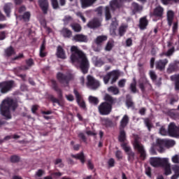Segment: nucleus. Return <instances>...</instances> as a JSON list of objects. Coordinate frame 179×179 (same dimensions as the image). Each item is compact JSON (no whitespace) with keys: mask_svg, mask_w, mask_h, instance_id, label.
Wrapping results in <instances>:
<instances>
[{"mask_svg":"<svg viewBox=\"0 0 179 179\" xmlns=\"http://www.w3.org/2000/svg\"><path fill=\"white\" fill-rule=\"evenodd\" d=\"M71 61L73 65H80V68L83 73H86L89 71V60L86 55L78 46H71Z\"/></svg>","mask_w":179,"mask_h":179,"instance_id":"1","label":"nucleus"},{"mask_svg":"<svg viewBox=\"0 0 179 179\" xmlns=\"http://www.w3.org/2000/svg\"><path fill=\"white\" fill-rule=\"evenodd\" d=\"M17 108V103L13 101L12 98H6L4 99L0 106V112L3 117H5L6 120H10L12 116L10 113L15 111Z\"/></svg>","mask_w":179,"mask_h":179,"instance_id":"2","label":"nucleus"},{"mask_svg":"<svg viewBox=\"0 0 179 179\" xmlns=\"http://www.w3.org/2000/svg\"><path fill=\"white\" fill-rule=\"evenodd\" d=\"M176 145V141L173 140H162V139H157V144L153 145L152 147L150 149V153L152 155H155L156 152L155 151V149H157V150H159V152H163V149L164 146H168L169 148H171V146H174Z\"/></svg>","mask_w":179,"mask_h":179,"instance_id":"3","label":"nucleus"},{"mask_svg":"<svg viewBox=\"0 0 179 179\" xmlns=\"http://www.w3.org/2000/svg\"><path fill=\"white\" fill-rule=\"evenodd\" d=\"M122 0H113L110 2L109 7L106 6L105 8V16L106 20H110L111 19L110 12H115V10H117V9H120L122 5Z\"/></svg>","mask_w":179,"mask_h":179,"instance_id":"4","label":"nucleus"},{"mask_svg":"<svg viewBox=\"0 0 179 179\" xmlns=\"http://www.w3.org/2000/svg\"><path fill=\"white\" fill-rule=\"evenodd\" d=\"M120 78V71L118 70H114L108 73L105 76H103V82L105 85H107L108 82H110L111 85L115 83L117 80Z\"/></svg>","mask_w":179,"mask_h":179,"instance_id":"5","label":"nucleus"},{"mask_svg":"<svg viewBox=\"0 0 179 179\" xmlns=\"http://www.w3.org/2000/svg\"><path fill=\"white\" fill-rule=\"evenodd\" d=\"M111 110H113L111 103L107 102L102 103L99 106V111L101 115H108L111 113Z\"/></svg>","mask_w":179,"mask_h":179,"instance_id":"6","label":"nucleus"},{"mask_svg":"<svg viewBox=\"0 0 179 179\" xmlns=\"http://www.w3.org/2000/svg\"><path fill=\"white\" fill-rule=\"evenodd\" d=\"M166 162L167 158L151 157L150 159V163L153 167H163V165Z\"/></svg>","mask_w":179,"mask_h":179,"instance_id":"7","label":"nucleus"},{"mask_svg":"<svg viewBox=\"0 0 179 179\" xmlns=\"http://www.w3.org/2000/svg\"><path fill=\"white\" fill-rule=\"evenodd\" d=\"M134 148L136 149L141 155V159H145L146 157V153L145 152V148H143V145L139 143V140L138 137L135 138L134 143Z\"/></svg>","mask_w":179,"mask_h":179,"instance_id":"8","label":"nucleus"},{"mask_svg":"<svg viewBox=\"0 0 179 179\" xmlns=\"http://www.w3.org/2000/svg\"><path fill=\"white\" fill-rule=\"evenodd\" d=\"M13 87V81H8L0 83V91L1 93H8Z\"/></svg>","mask_w":179,"mask_h":179,"instance_id":"9","label":"nucleus"},{"mask_svg":"<svg viewBox=\"0 0 179 179\" xmlns=\"http://www.w3.org/2000/svg\"><path fill=\"white\" fill-rule=\"evenodd\" d=\"M87 85L90 89H97V87L100 86V83H99V81L94 79V78H93L92 76H88L87 77Z\"/></svg>","mask_w":179,"mask_h":179,"instance_id":"10","label":"nucleus"},{"mask_svg":"<svg viewBox=\"0 0 179 179\" xmlns=\"http://www.w3.org/2000/svg\"><path fill=\"white\" fill-rule=\"evenodd\" d=\"M168 131L169 136H173L174 138H177L178 135V127L174 123H171L168 127Z\"/></svg>","mask_w":179,"mask_h":179,"instance_id":"11","label":"nucleus"},{"mask_svg":"<svg viewBox=\"0 0 179 179\" xmlns=\"http://www.w3.org/2000/svg\"><path fill=\"white\" fill-rule=\"evenodd\" d=\"M162 167L164 169L165 176H170L171 174V164H170L169 158H167V162L163 164Z\"/></svg>","mask_w":179,"mask_h":179,"instance_id":"12","label":"nucleus"},{"mask_svg":"<svg viewBox=\"0 0 179 179\" xmlns=\"http://www.w3.org/2000/svg\"><path fill=\"white\" fill-rule=\"evenodd\" d=\"M74 94L76 97L78 106H80V107H81L82 108H85L86 107V104L85 103V101L82 99V96H80V95L76 90H74Z\"/></svg>","mask_w":179,"mask_h":179,"instance_id":"13","label":"nucleus"},{"mask_svg":"<svg viewBox=\"0 0 179 179\" xmlns=\"http://www.w3.org/2000/svg\"><path fill=\"white\" fill-rule=\"evenodd\" d=\"M73 40L78 41L79 43H87V36L83 34H77L73 36Z\"/></svg>","mask_w":179,"mask_h":179,"instance_id":"14","label":"nucleus"},{"mask_svg":"<svg viewBox=\"0 0 179 179\" xmlns=\"http://www.w3.org/2000/svg\"><path fill=\"white\" fill-rule=\"evenodd\" d=\"M50 2L53 9H58V8H59L57 0H50ZM65 3H66V0H59V4L61 6H64Z\"/></svg>","mask_w":179,"mask_h":179,"instance_id":"15","label":"nucleus"},{"mask_svg":"<svg viewBox=\"0 0 179 179\" xmlns=\"http://www.w3.org/2000/svg\"><path fill=\"white\" fill-rule=\"evenodd\" d=\"M38 3L42 9L43 13H47L48 10V0H38Z\"/></svg>","mask_w":179,"mask_h":179,"instance_id":"16","label":"nucleus"},{"mask_svg":"<svg viewBox=\"0 0 179 179\" xmlns=\"http://www.w3.org/2000/svg\"><path fill=\"white\" fill-rule=\"evenodd\" d=\"M56 55L57 58H61V59H65L66 58L65 51L61 46L57 47Z\"/></svg>","mask_w":179,"mask_h":179,"instance_id":"17","label":"nucleus"},{"mask_svg":"<svg viewBox=\"0 0 179 179\" xmlns=\"http://www.w3.org/2000/svg\"><path fill=\"white\" fill-rule=\"evenodd\" d=\"M13 6L10 3H7L3 6V10L8 17H10V12Z\"/></svg>","mask_w":179,"mask_h":179,"instance_id":"18","label":"nucleus"},{"mask_svg":"<svg viewBox=\"0 0 179 179\" xmlns=\"http://www.w3.org/2000/svg\"><path fill=\"white\" fill-rule=\"evenodd\" d=\"M57 79L62 83H68V81L69 80V76H66L62 73H57Z\"/></svg>","mask_w":179,"mask_h":179,"instance_id":"19","label":"nucleus"},{"mask_svg":"<svg viewBox=\"0 0 179 179\" xmlns=\"http://www.w3.org/2000/svg\"><path fill=\"white\" fill-rule=\"evenodd\" d=\"M94 2H96V0H81L82 8L83 9L89 8V6H92Z\"/></svg>","mask_w":179,"mask_h":179,"instance_id":"20","label":"nucleus"},{"mask_svg":"<svg viewBox=\"0 0 179 179\" xmlns=\"http://www.w3.org/2000/svg\"><path fill=\"white\" fill-rule=\"evenodd\" d=\"M117 27H118V22L115 20L113 21L110 28V33L112 36H115V31L117 30Z\"/></svg>","mask_w":179,"mask_h":179,"instance_id":"21","label":"nucleus"},{"mask_svg":"<svg viewBox=\"0 0 179 179\" xmlns=\"http://www.w3.org/2000/svg\"><path fill=\"white\" fill-rule=\"evenodd\" d=\"M99 26H100V21L97 19L92 20L87 24V27H90V29H94L99 27Z\"/></svg>","mask_w":179,"mask_h":179,"instance_id":"22","label":"nucleus"},{"mask_svg":"<svg viewBox=\"0 0 179 179\" xmlns=\"http://www.w3.org/2000/svg\"><path fill=\"white\" fill-rule=\"evenodd\" d=\"M39 55L41 58H44V57L47 56V52H45V41H43L42 45H41Z\"/></svg>","mask_w":179,"mask_h":179,"instance_id":"23","label":"nucleus"},{"mask_svg":"<svg viewBox=\"0 0 179 179\" xmlns=\"http://www.w3.org/2000/svg\"><path fill=\"white\" fill-rule=\"evenodd\" d=\"M92 62L95 66L98 67L103 66V65H104V62H103L101 59H99L96 57H94L92 58Z\"/></svg>","mask_w":179,"mask_h":179,"instance_id":"24","label":"nucleus"},{"mask_svg":"<svg viewBox=\"0 0 179 179\" xmlns=\"http://www.w3.org/2000/svg\"><path fill=\"white\" fill-rule=\"evenodd\" d=\"M172 170L174 171V175L171 177V179H177L179 177V165H173Z\"/></svg>","mask_w":179,"mask_h":179,"instance_id":"25","label":"nucleus"},{"mask_svg":"<svg viewBox=\"0 0 179 179\" xmlns=\"http://www.w3.org/2000/svg\"><path fill=\"white\" fill-rule=\"evenodd\" d=\"M148 26V20L145 17H143L140 20L139 27L141 30H145Z\"/></svg>","mask_w":179,"mask_h":179,"instance_id":"26","label":"nucleus"},{"mask_svg":"<svg viewBox=\"0 0 179 179\" xmlns=\"http://www.w3.org/2000/svg\"><path fill=\"white\" fill-rule=\"evenodd\" d=\"M129 122V117H128V115H125L121 122H120V127L122 128H125V127H127V125L128 124V122Z\"/></svg>","mask_w":179,"mask_h":179,"instance_id":"27","label":"nucleus"},{"mask_svg":"<svg viewBox=\"0 0 179 179\" xmlns=\"http://www.w3.org/2000/svg\"><path fill=\"white\" fill-rule=\"evenodd\" d=\"M131 9L134 13H136V12H141V10L143 9V8L142 7V6H139L136 3H133L131 6Z\"/></svg>","mask_w":179,"mask_h":179,"instance_id":"28","label":"nucleus"},{"mask_svg":"<svg viewBox=\"0 0 179 179\" xmlns=\"http://www.w3.org/2000/svg\"><path fill=\"white\" fill-rule=\"evenodd\" d=\"M122 148L124 149V152H126L129 156L133 157L134 152H131V148L128 146L127 144H122Z\"/></svg>","mask_w":179,"mask_h":179,"instance_id":"29","label":"nucleus"},{"mask_svg":"<svg viewBox=\"0 0 179 179\" xmlns=\"http://www.w3.org/2000/svg\"><path fill=\"white\" fill-rule=\"evenodd\" d=\"M163 12H164V10H163V8L160 7V6H158L157 7L155 10H154V15L155 16H158L159 17H160L161 16L163 15Z\"/></svg>","mask_w":179,"mask_h":179,"instance_id":"30","label":"nucleus"},{"mask_svg":"<svg viewBox=\"0 0 179 179\" xmlns=\"http://www.w3.org/2000/svg\"><path fill=\"white\" fill-rule=\"evenodd\" d=\"M168 62H169V61H167V59H164L163 61L161 60L157 62V68H158V69H164V66H166V65H167Z\"/></svg>","mask_w":179,"mask_h":179,"instance_id":"31","label":"nucleus"},{"mask_svg":"<svg viewBox=\"0 0 179 179\" xmlns=\"http://www.w3.org/2000/svg\"><path fill=\"white\" fill-rule=\"evenodd\" d=\"M173 17H174V13L172 10H169L167 13V19H168V23L169 26H171V23H173Z\"/></svg>","mask_w":179,"mask_h":179,"instance_id":"32","label":"nucleus"},{"mask_svg":"<svg viewBox=\"0 0 179 179\" xmlns=\"http://www.w3.org/2000/svg\"><path fill=\"white\" fill-rule=\"evenodd\" d=\"M171 79L176 81V90H179V75L172 76Z\"/></svg>","mask_w":179,"mask_h":179,"instance_id":"33","label":"nucleus"},{"mask_svg":"<svg viewBox=\"0 0 179 179\" xmlns=\"http://www.w3.org/2000/svg\"><path fill=\"white\" fill-rule=\"evenodd\" d=\"M127 29H128L127 24H122L119 28V34L120 36H124L125 31H127Z\"/></svg>","mask_w":179,"mask_h":179,"instance_id":"34","label":"nucleus"},{"mask_svg":"<svg viewBox=\"0 0 179 179\" xmlns=\"http://www.w3.org/2000/svg\"><path fill=\"white\" fill-rule=\"evenodd\" d=\"M62 34L64 36V37H70L72 36V31L71 30L64 28L62 31Z\"/></svg>","mask_w":179,"mask_h":179,"instance_id":"35","label":"nucleus"},{"mask_svg":"<svg viewBox=\"0 0 179 179\" xmlns=\"http://www.w3.org/2000/svg\"><path fill=\"white\" fill-rule=\"evenodd\" d=\"M71 26V29L77 33H79V31L82 30V27L79 24L74 23V24H72Z\"/></svg>","mask_w":179,"mask_h":179,"instance_id":"36","label":"nucleus"},{"mask_svg":"<svg viewBox=\"0 0 179 179\" xmlns=\"http://www.w3.org/2000/svg\"><path fill=\"white\" fill-rule=\"evenodd\" d=\"M107 40L106 36H99L96 38L95 43L96 44H101L103 41H106Z\"/></svg>","mask_w":179,"mask_h":179,"instance_id":"37","label":"nucleus"},{"mask_svg":"<svg viewBox=\"0 0 179 179\" xmlns=\"http://www.w3.org/2000/svg\"><path fill=\"white\" fill-rule=\"evenodd\" d=\"M75 159H78V160H80L81 163H85V155H83V152H80V154H77L76 155H72Z\"/></svg>","mask_w":179,"mask_h":179,"instance_id":"38","label":"nucleus"},{"mask_svg":"<svg viewBox=\"0 0 179 179\" xmlns=\"http://www.w3.org/2000/svg\"><path fill=\"white\" fill-rule=\"evenodd\" d=\"M108 92L109 93H113V94H118L120 93V90L117 87H110L108 88Z\"/></svg>","mask_w":179,"mask_h":179,"instance_id":"39","label":"nucleus"},{"mask_svg":"<svg viewBox=\"0 0 179 179\" xmlns=\"http://www.w3.org/2000/svg\"><path fill=\"white\" fill-rule=\"evenodd\" d=\"M125 139H127V137L125 136V131H124V130H120L119 135L120 142H124Z\"/></svg>","mask_w":179,"mask_h":179,"instance_id":"40","label":"nucleus"},{"mask_svg":"<svg viewBox=\"0 0 179 179\" xmlns=\"http://www.w3.org/2000/svg\"><path fill=\"white\" fill-rule=\"evenodd\" d=\"M5 54L7 55V57H10V55H13V54H15V50H13L12 47L8 48L5 50Z\"/></svg>","mask_w":179,"mask_h":179,"instance_id":"41","label":"nucleus"},{"mask_svg":"<svg viewBox=\"0 0 179 179\" xmlns=\"http://www.w3.org/2000/svg\"><path fill=\"white\" fill-rule=\"evenodd\" d=\"M113 47H114V41H108L105 48V50L106 51H111Z\"/></svg>","mask_w":179,"mask_h":179,"instance_id":"42","label":"nucleus"},{"mask_svg":"<svg viewBox=\"0 0 179 179\" xmlns=\"http://www.w3.org/2000/svg\"><path fill=\"white\" fill-rule=\"evenodd\" d=\"M89 101L91 103V104H98L99 103V99H97L96 97H94L93 96H89Z\"/></svg>","mask_w":179,"mask_h":179,"instance_id":"43","label":"nucleus"},{"mask_svg":"<svg viewBox=\"0 0 179 179\" xmlns=\"http://www.w3.org/2000/svg\"><path fill=\"white\" fill-rule=\"evenodd\" d=\"M104 101H108L110 104H113V103H114V99L111 96L108 95V94H105Z\"/></svg>","mask_w":179,"mask_h":179,"instance_id":"44","label":"nucleus"},{"mask_svg":"<svg viewBox=\"0 0 179 179\" xmlns=\"http://www.w3.org/2000/svg\"><path fill=\"white\" fill-rule=\"evenodd\" d=\"M159 134H160V135H162L163 136H166V135H169V131H167L166 128H164V127H162L159 129Z\"/></svg>","mask_w":179,"mask_h":179,"instance_id":"45","label":"nucleus"},{"mask_svg":"<svg viewBox=\"0 0 179 179\" xmlns=\"http://www.w3.org/2000/svg\"><path fill=\"white\" fill-rule=\"evenodd\" d=\"M22 19L24 22H29V20H30V13H25L22 16Z\"/></svg>","mask_w":179,"mask_h":179,"instance_id":"46","label":"nucleus"},{"mask_svg":"<svg viewBox=\"0 0 179 179\" xmlns=\"http://www.w3.org/2000/svg\"><path fill=\"white\" fill-rule=\"evenodd\" d=\"M130 89L131 92H133V93L136 92V81L135 80V79L134 80L133 83L131 84Z\"/></svg>","mask_w":179,"mask_h":179,"instance_id":"47","label":"nucleus"},{"mask_svg":"<svg viewBox=\"0 0 179 179\" xmlns=\"http://www.w3.org/2000/svg\"><path fill=\"white\" fill-rule=\"evenodd\" d=\"M171 162H173L175 164H177L179 163V156L178 155H173L171 157Z\"/></svg>","mask_w":179,"mask_h":179,"instance_id":"48","label":"nucleus"},{"mask_svg":"<svg viewBox=\"0 0 179 179\" xmlns=\"http://www.w3.org/2000/svg\"><path fill=\"white\" fill-rule=\"evenodd\" d=\"M55 164L56 166H58V167H64V164H62V160L61 159H56Z\"/></svg>","mask_w":179,"mask_h":179,"instance_id":"49","label":"nucleus"},{"mask_svg":"<svg viewBox=\"0 0 179 179\" xmlns=\"http://www.w3.org/2000/svg\"><path fill=\"white\" fill-rule=\"evenodd\" d=\"M145 124L146 127L148 128V131H150V129L152 128V123H150V120H149V119H145Z\"/></svg>","mask_w":179,"mask_h":179,"instance_id":"50","label":"nucleus"},{"mask_svg":"<svg viewBox=\"0 0 179 179\" xmlns=\"http://www.w3.org/2000/svg\"><path fill=\"white\" fill-rule=\"evenodd\" d=\"M108 164L109 167H114V164H115V161L114 160V159L110 158L108 161Z\"/></svg>","mask_w":179,"mask_h":179,"instance_id":"51","label":"nucleus"},{"mask_svg":"<svg viewBox=\"0 0 179 179\" xmlns=\"http://www.w3.org/2000/svg\"><path fill=\"white\" fill-rule=\"evenodd\" d=\"M126 82H127V80H126L125 79L120 80L118 82V86H119V87H124V86H125Z\"/></svg>","mask_w":179,"mask_h":179,"instance_id":"52","label":"nucleus"},{"mask_svg":"<svg viewBox=\"0 0 179 179\" xmlns=\"http://www.w3.org/2000/svg\"><path fill=\"white\" fill-rule=\"evenodd\" d=\"M71 20H72V17H71V16L69 15L65 16L64 19V24H68V22H71Z\"/></svg>","mask_w":179,"mask_h":179,"instance_id":"53","label":"nucleus"},{"mask_svg":"<svg viewBox=\"0 0 179 179\" xmlns=\"http://www.w3.org/2000/svg\"><path fill=\"white\" fill-rule=\"evenodd\" d=\"M10 162H12V163H16V162H19V157L16 155L12 156L10 157Z\"/></svg>","mask_w":179,"mask_h":179,"instance_id":"54","label":"nucleus"},{"mask_svg":"<svg viewBox=\"0 0 179 179\" xmlns=\"http://www.w3.org/2000/svg\"><path fill=\"white\" fill-rule=\"evenodd\" d=\"M44 174H45L44 171H43L41 169H39L37 172H36V176L37 177H41V176H44Z\"/></svg>","mask_w":179,"mask_h":179,"instance_id":"55","label":"nucleus"},{"mask_svg":"<svg viewBox=\"0 0 179 179\" xmlns=\"http://www.w3.org/2000/svg\"><path fill=\"white\" fill-rule=\"evenodd\" d=\"M76 15L78 17H80V19L83 20V22L84 23H86V18H85V17L83 16V15H82V13H76Z\"/></svg>","mask_w":179,"mask_h":179,"instance_id":"56","label":"nucleus"},{"mask_svg":"<svg viewBox=\"0 0 179 179\" xmlns=\"http://www.w3.org/2000/svg\"><path fill=\"white\" fill-rule=\"evenodd\" d=\"M173 52H174V48L169 49L165 55L166 57H170V55H173Z\"/></svg>","mask_w":179,"mask_h":179,"instance_id":"57","label":"nucleus"},{"mask_svg":"<svg viewBox=\"0 0 179 179\" xmlns=\"http://www.w3.org/2000/svg\"><path fill=\"white\" fill-rule=\"evenodd\" d=\"M150 76L152 80H156V74L155 73V71H150Z\"/></svg>","mask_w":179,"mask_h":179,"instance_id":"58","label":"nucleus"},{"mask_svg":"<svg viewBox=\"0 0 179 179\" xmlns=\"http://www.w3.org/2000/svg\"><path fill=\"white\" fill-rule=\"evenodd\" d=\"M66 99L69 101H73V100H74L73 95H72V94L66 95Z\"/></svg>","mask_w":179,"mask_h":179,"instance_id":"59","label":"nucleus"},{"mask_svg":"<svg viewBox=\"0 0 179 179\" xmlns=\"http://www.w3.org/2000/svg\"><path fill=\"white\" fill-rule=\"evenodd\" d=\"M62 176V173L59 172H56L52 174V177H54L55 178H58V177H61Z\"/></svg>","mask_w":179,"mask_h":179,"instance_id":"60","label":"nucleus"},{"mask_svg":"<svg viewBox=\"0 0 179 179\" xmlns=\"http://www.w3.org/2000/svg\"><path fill=\"white\" fill-rule=\"evenodd\" d=\"M126 44H127V47H131V45H132V39L128 38V39L126 41Z\"/></svg>","mask_w":179,"mask_h":179,"instance_id":"61","label":"nucleus"},{"mask_svg":"<svg viewBox=\"0 0 179 179\" xmlns=\"http://www.w3.org/2000/svg\"><path fill=\"white\" fill-rule=\"evenodd\" d=\"M116 157L117 159H122V155L121 154V152L120 151H117L116 153Z\"/></svg>","mask_w":179,"mask_h":179,"instance_id":"62","label":"nucleus"},{"mask_svg":"<svg viewBox=\"0 0 179 179\" xmlns=\"http://www.w3.org/2000/svg\"><path fill=\"white\" fill-rule=\"evenodd\" d=\"M6 37L5 32H0V40H5Z\"/></svg>","mask_w":179,"mask_h":179,"instance_id":"63","label":"nucleus"},{"mask_svg":"<svg viewBox=\"0 0 179 179\" xmlns=\"http://www.w3.org/2000/svg\"><path fill=\"white\" fill-rule=\"evenodd\" d=\"M126 104H127L128 108H130V107H133V106H134V103L131 102V101H127Z\"/></svg>","mask_w":179,"mask_h":179,"instance_id":"64","label":"nucleus"}]
</instances>
